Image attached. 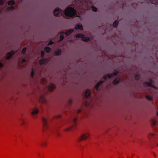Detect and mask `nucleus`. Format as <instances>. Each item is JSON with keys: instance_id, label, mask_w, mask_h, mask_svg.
<instances>
[{"instance_id": "9", "label": "nucleus", "mask_w": 158, "mask_h": 158, "mask_svg": "<svg viewBox=\"0 0 158 158\" xmlns=\"http://www.w3.org/2000/svg\"><path fill=\"white\" fill-rule=\"evenodd\" d=\"M152 82L151 79H150V82H144L143 84L144 85H145L146 86H152L154 88H156V87L152 85Z\"/></svg>"}, {"instance_id": "38", "label": "nucleus", "mask_w": 158, "mask_h": 158, "mask_svg": "<svg viewBox=\"0 0 158 158\" xmlns=\"http://www.w3.org/2000/svg\"><path fill=\"white\" fill-rule=\"evenodd\" d=\"M46 81V79L45 78L42 79V82L43 83H45Z\"/></svg>"}, {"instance_id": "27", "label": "nucleus", "mask_w": 158, "mask_h": 158, "mask_svg": "<svg viewBox=\"0 0 158 158\" xmlns=\"http://www.w3.org/2000/svg\"><path fill=\"white\" fill-rule=\"evenodd\" d=\"M156 124V120L155 119H153L152 120V124L153 126H155Z\"/></svg>"}, {"instance_id": "12", "label": "nucleus", "mask_w": 158, "mask_h": 158, "mask_svg": "<svg viewBox=\"0 0 158 158\" xmlns=\"http://www.w3.org/2000/svg\"><path fill=\"white\" fill-rule=\"evenodd\" d=\"M55 87V85L53 84H51L48 87V90L50 91H52Z\"/></svg>"}, {"instance_id": "13", "label": "nucleus", "mask_w": 158, "mask_h": 158, "mask_svg": "<svg viewBox=\"0 0 158 158\" xmlns=\"http://www.w3.org/2000/svg\"><path fill=\"white\" fill-rule=\"evenodd\" d=\"M39 112V110L38 109L34 108L32 112V114L33 115H36Z\"/></svg>"}, {"instance_id": "17", "label": "nucleus", "mask_w": 158, "mask_h": 158, "mask_svg": "<svg viewBox=\"0 0 158 158\" xmlns=\"http://www.w3.org/2000/svg\"><path fill=\"white\" fill-rule=\"evenodd\" d=\"M90 93L91 92L89 91L88 90H87L85 93V98H87L90 95Z\"/></svg>"}, {"instance_id": "25", "label": "nucleus", "mask_w": 158, "mask_h": 158, "mask_svg": "<svg viewBox=\"0 0 158 158\" xmlns=\"http://www.w3.org/2000/svg\"><path fill=\"white\" fill-rule=\"evenodd\" d=\"M61 51L60 50H58L56 52L55 55L56 56L58 55L61 53Z\"/></svg>"}, {"instance_id": "45", "label": "nucleus", "mask_w": 158, "mask_h": 158, "mask_svg": "<svg viewBox=\"0 0 158 158\" xmlns=\"http://www.w3.org/2000/svg\"><path fill=\"white\" fill-rule=\"evenodd\" d=\"M2 10H1L0 9V13L1 12Z\"/></svg>"}, {"instance_id": "23", "label": "nucleus", "mask_w": 158, "mask_h": 158, "mask_svg": "<svg viewBox=\"0 0 158 158\" xmlns=\"http://www.w3.org/2000/svg\"><path fill=\"white\" fill-rule=\"evenodd\" d=\"M150 2L151 3L155 4H158V0H150Z\"/></svg>"}, {"instance_id": "5", "label": "nucleus", "mask_w": 158, "mask_h": 158, "mask_svg": "<svg viewBox=\"0 0 158 158\" xmlns=\"http://www.w3.org/2000/svg\"><path fill=\"white\" fill-rule=\"evenodd\" d=\"M89 136V134L88 133L82 134L80 137H79L78 140L79 142L86 140Z\"/></svg>"}, {"instance_id": "34", "label": "nucleus", "mask_w": 158, "mask_h": 158, "mask_svg": "<svg viewBox=\"0 0 158 158\" xmlns=\"http://www.w3.org/2000/svg\"><path fill=\"white\" fill-rule=\"evenodd\" d=\"M139 78V76L138 74H136L135 76V79L136 80H138Z\"/></svg>"}, {"instance_id": "43", "label": "nucleus", "mask_w": 158, "mask_h": 158, "mask_svg": "<svg viewBox=\"0 0 158 158\" xmlns=\"http://www.w3.org/2000/svg\"><path fill=\"white\" fill-rule=\"evenodd\" d=\"M81 109H79L78 110V113H80V112H81Z\"/></svg>"}, {"instance_id": "31", "label": "nucleus", "mask_w": 158, "mask_h": 158, "mask_svg": "<svg viewBox=\"0 0 158 158\" xmlns=\"http://www.w3.org/2000/svg\"><path fill=\"white\" fill-rule=\"evenodd\" d=\"M26 62V60L25 59H23L22 60V63L21 64H19L20 66L21 67H25L24 65H22L23 64V63L24 62Z\"/></svg>"}, {"instance_id": "28", "label": "nucleus", "mask_w": 158, "mask_h": 158, "mask_svg": "<svg viewBox=\"0 0 158 158\" xmlns=\"http://www.w3.org/2000/svg\"><path fill=\"white\" fill-rule=\"evenodd\" d=\"M15 2L14 1H10L8 2V4L9 5H13L15 4Z\"/></svg>"}, {"instance_id": "41", "label": "nucleus", "mask_w": 158, "mask_h": 158, "mask_svg": "<svg viewBox=\"0 0 158 158\" xmlns=\"http://www.w3.org/2000/svg\"><path fill=\"white\" fill-rule=\"evenodd\" d=\"M61 117V116L60 114L56 116V117L57 118H60Z\"/></svg>"}, {"instance_id": "15", "label": "nucleus", "mask_w": 158, "mask_h": 158, "mask_svg": "<svg viewBox=\"0 0 158 158\" xmlns=\"http://www.w3.org/2000/svg\"><path fill=\"white\" fill-rule=\"evenodd\" d=\"M75 28L76 29H83V27L81 24H77L75 26Z\"/></svg>"}, {"instance_id": "16", "label": "nucleus", "mask_w": 158, "mask_h": 158, "mask_svg": "<svg viewBox=\"0 0 158 158\" xmlns=\"http://www.w3.org/2000/svg\"><path fill=\"white\" fill-rule=\"evenodd\" d=\"M155 135V134L154 133H150L148 135V137L149 139H152Z\"/></svg>"}, {"instance_id": "11", "label": "nucleus", "mask_w": 158, "mask_h": 158, "mask_svg": "<svg viewBox=\"0 0 158 158\" xmlns=\"http://www.w3.org/2000/svg\"><path fill=\"white\" fill-rule=\"evenodd\" d=\"M15 53V51H11L10 52L7 53L6 55V59H9Z\"/></svg>"}, {"instance_id": "20", "label": "nucleus", "mask_w": 158, "mask_h": 158, "mask_svg": "<svg viewBox=\"0 0 158 158\" xmlns=\"http://www.w3.org/2000/svg\"><path fill=\"white\" fill-rule=\"evenodd\" d=\"M120 78H115L113 81V84H117L120 81Z\"/></svg>"}, {"instance_id": "37", "label": "nucleus", "mask_w": 158, "mask_h": 158, "mask_svg": "<svg viewBox=\"0 0 158 158\" xmlns=\"http://www.w3.org/2000/svg\"><path fill=\"white\" fill-rule=\"evenodd\" d=\"M44 52L43 51H42L41 52V56L42 58L44 57Z\"/></svg>"}, {"instance_id": "18", "label": "nucleus", "mask_w": 158, "mask_h": 158, "mask_svg": "<svg viewBox=\"0 0 158 158\" xmlns=\"http://www.w3.org/2000/svg\"><path fill=\"white\" fill-rule=\"evenodd\" d=\"M48 144L47 142L46 141H43L41 143V146L42 147H45L47 146Z\"/></svg>"}, {"instance_id": "1", "label": "nucleus", "mask_w": 158, "mask_h": 158, "mask_svg": "<svg viewBox=\"0 0 158 158\" xmlns=\"http://www.w3.org/2000/svg\"><path fill=\"white\" fill-rule=\"evenodd\" d=\"M64 14L67 16L72 17L76 14V11L73 8L68 7L65 10Z\"/></svg>"}, {"instance_id": "29", "label": "nucleus", "mask_w": 158, "mask_h": 158, "mask_svg": "<svg viewBox=\"0 0 158 158\" xmlns=\"http://www.w3.org/2000/svg\"><path fill=\"white\" fill-rule=\"evenodd\" d=\"M146 98L148 100H151L152 99V97L150 95L147 96Z\"/></svg>"}, {"instance_id": "21", "label": "nucleus", "mask_w": 158, "mask_h": 158, "mask_svg": "<svg viewBox=\"0 0 158 158\" xmlns=\"http://www.w3.org/2000/svg\"><path fill=\"white\" fill-rule=\"evenodd\" d=\"M45 51L48 53H49L51 51V49L48 47H46L44 49Z\"/></svg>"}, {"instance_id": "10", "label": "nucleus", "mask_w": 158, "mask_h": 158, "mask_svg": "<svg viewBox=\"0 0 158 158\" xmlns=\"http://www.w3.org/2000/svg\"><path fill=\"white\" fill-rule=\"evenodd\" d=\"M43 125L44 129H46L48 126V124L47 123V118L45 117H43Z\"/></svg>"}, {"instance_id": "32", "label": "nucleus", "mask_w": 158, "mask_h": 158, "mask_svg": "<svg viewBox=\"0 0 158 158\" xmlns=\"http://www.w3.org/2000/svg\"><path fill=\"white\" fill-rule=\"evenodd\" d=\"M25 119L23 118L22 119L21 124L22 125H24L25 124Z\"/></svg>"}, {"instance_id": "8", "label": "nucleus", "mask_w": 158, "mask_h": 158, "mask_svg": "<svg viewBox=\"0 0 158 158\" xmlns=\"http://www.w3.org/2000/svg\"><path fill=\"white\" fill-rule=\"evenodd\" d=\"M50 60V59L47 58L44 59L40 60H39V63L40 64H43L48 62Z\"/></svg>"}, {"instance_id": "35", "label": "nucleus", "mask_w": 158, "mask_h": 158, "mask_svg": "<svg viewBox=\"0 0 158 158\" xmlns=\"http://www.w3.org/2000/svg\"><path fill=\"white\" fill-rule=\"evenodd\" d=\"M4 3V0H0V5H2Z\"/></svg>"}, {"instance_id": "2", "label": "nucleus", "mask_w": 158, "mask_h": 158, "mask_svg": "<svg viewBox=\"0 0 158 158\" xmlns=\"http://www.w3.org/2000/svg\"><path fill=\"white\" fill-rule=\"evenodd\" d=\"M84 3L83 4H84V5L85 6L87 7V9L89 7V6L92 7V10L93 11H96L97 10V8L94 6H92V3L91 1V0H84Z\"/></svg>"}, {"instance_id": "44", "label": "nucleus", "mask_w": 158, "mask_h": 158, "mask_svg": "<svg viewBox=\"0 0 158 158\" xmlns=\"http://www.w3.org/2000/svg\"><path fill=\"white\" fill-rule=\"evenodd\" d=\"M69 102L70 103H71L72 102V100H69Z\"/></svg>"}, {"instance_id": "6", "label": "nucleus", "mask_w": 158, "mask_h": 158, "mask_svg": "<svg viewBox=\"0 0 158 158\" xmlns=\"http://www.w3.org/2000/svg\"><path fill=\"white\" fill-rule=\"evenodd\" d=\"M63 11L59 8H56L54 10L53 14L56 16H60L62 15Z\"/></svg>"}, {"instance_id": "24", "label": "nucleus", "mask_w": 158, "mask_h": 158, "mask_svg": "<svg viewBox=\"0 0 158 158\" xmlns=\"http://www.w3.org/2000/svg\"><path fill=\"white\" fill-rule=\"evenodd\" d=\"M118 22L117 21H115L113 23V26L114 27H116L118 24Z\"/></svg>"}, {"instance_id": "19", "label": "nucleus", "mask_w": 158, "mask_h": 158, "mask_svg": "<svg viewBox=\"0 0 158 158\" xmlns=\"http://www.w3.org/2000/svg\"><path fill=\"white\" fill-rule=\"evenodd\" d=\"M103 82V81H99V82H98L97 84L95 86V88L97 90H98V89L100 85L101 84H102Z\"/></svg>"}, {"instance_id": "26", "label": "nucleus", "mask_w": 158, "mask_h": 158, "mask_svg": "<svg viewBox=\"0 0 158 158\" xmlns=\"http://www.w3.org/2000/svg\"><path fill=\"white\" fill-rule=\"evenodd\" d=\"M61 35L60 36V40H62L64 39V37L63 35L64 34V32H62L61 33Z\"/></svg>"}, {"instance_id": "3", "label": "nucleus", "mask_w": 158, "mask_h": 158, "mask_svg": "<svg viewBox=\"0 0 158 158\" xmlns=\"http://www.w3.org/2000/svg\"><path fill=\"white\" fill-rule=\"evenodd\" d=\"M77 119V118L75 117L74 118L73 121V125L71 126L66 128L65 129L64 131H68L71 130H74L76 128L77 126V122H76V121Z\"/></svg>"}, {"instance_id": "4", "label": "nucleus", "mask_w": 158, "mask_h": 158, "mask_svg": "<svg viewBox=\"0 0 158 158\" xmlns=\"http://www.w3.org/2000/svg\"><path fill=\"white\" fill-rule=\"evenodd\" d=\"M75 36L77 38H81L82 41L86 42L89 41L90 39V38L86 37L81 34H77Z\"/></svg>"}, {"instance_id": "36", "label": "nucleus", "mask_w": 158, "mask_h": 158, "mask_svg": "<svg viewBox=\"0 0 158 158\" xmlns=\"http://www.w3.org/2000/svg\"><path fill=\"white\" fill-rule=\"evenodd\" d=\"M34 75V72L33 70H32L31 73V77H33Z\"/></svg>"}, {"instance_id": "33", "label": "nucleus", "mask_w": 158, "mask_h": 158, "mask_svg": "<svg viewBox=\"0 0 158 158\" xmlns=\"http://www.w3.org/2000/svg\"><path fill=\"white\" fill-rule=\"evenodd\" d=\"M26 48H23L22 51V53L23 54H24L25 52H26Z\"/></svg>"}, {"instance_id": "14", "label": "nucleus", "mask_w": 158, "mask_h": 158, "mask_svg": "<svg viewBox=\"0 0 158 158\" xmlns=\"http://www.w3.org/2000/svg\"><path fill=\"white\" fill-rule=\"evenodd\" d=\"M74 30L72 29H71L67 31L65 33H64V34L66 35H69L71 34L73 31Z\"/></svg>"}, {"instance_id": "42", "label": "nucleus", "mask_w": 158, "mask_h": 158, "mask_svg": "<svg viewBox=\"0 0 158 158\" xmlns=\"http://www.w3.org/2000/svg\"><path fill=\"white\" fill-rule=\"evenodd\" d=\"M2 63H0V68L2 67Z\"/></svg>"}, {"instance_id": "39", "label": "nucleus", "mask_w": 158, "mask_h": 158, "mask_svg": "<svg viewBox=\"0 0 158 158\" xmlns=\"http://www.w3.org/2000/svg\"><path fill=\"white\" fill-rule=\"evenodd\" d=\"M85 105L86 106H88L89 105V103L86 101L85 102Z\"/></svg>"}, {"instance_id": "46", "label": "nucleus", "mask_w": 158, "mask_h": 158, "mask_svg": "<svg viewBox=\"0 0 158 158\" xmlns=\"http://www.w3.org/2000/svg\"><path fill=\"white\" fill-rule=\"evenodd\" d=\"M157 115H158V112L157 113Z\"/></svg>"}, {"instance_id": "47", "label": "nucleus", "mask_w": 158, "mask_h": 158, "mask_svg": "<svg viewBox=\"0 0 158 158\" xmlns=\"http://www.w3.org/2000/svg\"><path fill=\"white\" fill-rule=\"evenodd\" d=\"M157 146H158V143L157 144Z\"/></svg>"}, {"instance_id": "7", "label": "nucleus", "mask_w": 158, "mask_h": 158, "mask_svg": "<svg viewBox=\"0 0 158 158\" xmlns=\"http://www.w3.org/2000/svg\"><path fill=\"white\" fill-rule=\"evenodd\" d=\"M118 73V71L115 72L114 73L112 74L108 75V74L107 75H105L103 77V78L104 80L106 79L107 77H108L109 78H111L113 77H114L117 75V74Z\"/></svg>"}, {"instance_id": "40", "label": "nucleus", "mask_w": 158, "mask_h": 158, "mask_svg": "<svg viewBox=\"0 0 158 158\" xmlns=\"http://www.w3.org/2000/svg\"><path fill=\"white\" fill-rule=\"evenodd\" d=\"M53 44V42L52 41H50L48 43V45H51V44Z\"/></svg>"}, {"instance_id": "22", "label": "nucleus", "mask_w": 158, "mask_h": 158, "mask_svg": "<svg viewBox=\"0 0 158 158\" xmlns=\"http://www.w3.org/2000/svg\"><path fill=\"white\" fill-rule=\"evenodd\" d=\"M40 100L42 102L44 103L45 101V98L43 96H41L40 98Z\"/></svg>"}, {"instance_id": "30", "label": "nucleus", "mask_w": 158, "mask_h": 158, "mask_svg": "<svg viewBox=\"0 0 158 158\" xmlns=\"http://www.w3.org/2000/svg\"><path fill=\"white\" fill-rule=\"evenodd\" d=\"M14 9V7L13 6H10L9 7H8L7 10H12Z\"/></svg>"}]
</instances>
